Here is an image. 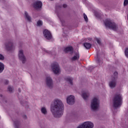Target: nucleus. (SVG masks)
Returning a JSON list of instances; mask_svg holds the SVG:
<instances>
[{"label":"nucleus","instance_id":"1","mask_svg":"<svg viewBox=\"0 0 128 128\" xmlns=\"http://www.w3.org/2000/svg\"><path fill=\"white\" fill-rule=\"evenodd\" d=\"M51 112L55 118H60L64 114V104L60 99H56L51 104Z\"/></svg>","mask_w":128,"mask_h":128},{"label":"nucleus","instance_id":"2","mask_svg":"<svg viewBox=\"0 0 128 128\" xmlns=\"http://www.w3.org/2000/svg\"><path fill=\"white\" fill-rule=\"evenodd\" d=\"M122 104V98L120 94H116L113 98L114 108H118Z\"/></svg>","mask_w":128,"mask_h":128},{"label":"nucleus","instance_id":"3","mask_svg":"<svg viewBox=\"0 0 128 128\" xmlns=\"http://www.w3.org/2000/svg\"><path fill=\"white\" fill-rule=\"evenodd\" d=\"M105 26L110 30H118V26L116 23L112 22L110 19H106L104 22Z\"/></svg>","mask_w":128,"mask_h":128},{"label":"nucleus","instance_id":"4","mask_svg":"<svg viewBox=\"0 0 128 128\" xmlns=\"http://www.w3.org/2000/svg\"><path fill=\"white\" fill-rule=\"evenodd\" d=\"M118 72H116L114 73V77L112 78V80L110 82L109 86L111 88H116V78H118Z\"/></svg>","mask_w":128,"mask_h":128},{"label":"nucleus","instance_id":"5","mask_svg":"<svg viewBox=\"0 0 128 128\" xmlns=\"http://www.w3.org/2000/svg\"><path fill=\"white\" fill-rule=\"evenodd\" d=\"M100 106V100L96 98H94L91 102V108L94 110H98Z\"/></svg>","mask_w":128,"mask_h":128},{"label":"nucleus","instance_id":"6","mask_svg":"<svg viewBox=\"0 0 128 128\" xmlns=\"http://www.w3.org/2000/svg\"><path fill=\"white\" fill-rule=\"evenodd\" d=\"M51 66L52 68L53 72H54V74H58V72H60V66H58V62H54L51 64Z\"/></svg>","mask_w":128,"mask_h":128},{"label":"nucleus","instance_id":"7","mask_svg":"<svg viewBox=\"0 0 128 128\" xmlns=\"http://www.w3.org/2000/svg\"><path fill=\"white\" fill-rule=\"evenodd\" d=\"M77 128H94V123L90 122H86L79 126Z\"/></svg>","mask_w":128,"mask_h":128},{"label":"nucleus","instance_id":"8","mask_svg":"<svg viewBox=\"0 0 128 128\" xmlns=\"http://www.w3.org/2000/svg\"><path fill=\"white\" fill-rule=\"evenodd\" d=\"M43 34L44 38H46V40H52V33L48 30H43Z\"/></svg>","mask_w":128,"mask_h":128},{"label":"nucleus","instance_id":"9","mask_svg":"<svg viewBox=\"0 0 128 128\" xmlns=\"http://www.w3.org/2000/svg\"><path fill=\"white\" fill-rule=\"evenodd\" d=\"M6 48L7 50L9 52L10 50H14V43L10 41L6 44Z\"/></svg>","mask_w":128,"mask_h":128},{"label":"nucleus","instance_id":"10","mask_svg":"<svg viewBox=\"0 0 128 128\" xmlns=\"http://www.w3.org/2000/svg\"><path fill=\"white\" fill-rule=\"evenodd\" d=\"M18 58L20 60H22V64L26 62V59L24 55V51L22 50H20L19 51Z\"/></svg>","mask_w":128,"mask_h":128},{"label":"nucleus","instance_id":"11","mask_svg":"<svg viewBox=\"0 0 128 128\" xmlns=\"http://www.w3.org/2000/svg\"><path fill=\"white\" fill-rule=\"evenodd\" d=\"M33 6L36 10H40L42 6V2L41 1H36L34 4Z\"/></svg>","mask_w":128,"mask_h":128},{"label":"nucleus","instance_id":"12","mask_svg":"<svg viewBox=\"0 0 128 128\" xmlns=\"http://www.w3.org/2000/svg\"><path fill=\"white\" fill-rule=\"evenodd\" d=\"M67 103L68 104H74V96L70 95L66 98Z\"/></svg>","mask_w":128,"mask_h":128},{"label":"nucleus","instance_id":"13","mask_svg":"<svg viewBox=\"0 0 128 128\" xmlns=\"http://www.w3.org/2000/svg\"><path fill=\"white\" fill-rule=\"evenodd\" d=\"M46 84L50 88H52V80L50 77L48 76L46 78Z\"/></svg>","mask_w":128,"mask_h":128},{"label":"nucleus","instance_id":"14","mask_svg":"<svg viewBox=\"0 0 128 128\" xmlns=\"http://www.w3.org/2000/svg\"><path fill=\"white\" fill-rule=\"evenodd\" d=\"M64 52H70L71 54H73L74 53V48L72 46L66 47V48H65L64 49Z\"/></svg>","mask_w":128,"mask_h":128},{"label":"nucleus","instance_id":"15","mask_svg":"<svg viewBox=\"0 0 128 128\" xmlns=\"http://www.w3.org/2000/svg\"><path fill=\"white\" fill-rule=\"evenodd\" d=\"M90 96V93L88 92H82V96L84 100H88V98Z\"/></svg>","mask_w":128,"mask_h":128},{"label":"nucleus","instance_id":"16","mask_svg":"<svg viewBox=\"0 0 128 128\" xmlns=\"http://www.w3.org/2000/svg\"><path fill=\"white\" fill-rule=\"evenodd\" d=\"M80 59V54L78 53L76 54L73 57L71 58V60L74 62L75 60H78Z\"/></svg>","mask_w":128,"mask_h":128},{"label":"nucleus","instance_id":"17","mask_svg":"<svg viewBox=\"0 0 128 128\" xmlns=\"http://www.w3.org/2000/svg\"><path fill=\"white\" fill-rule=\"evenodd\" d=\"M83 46H84L85 47V48L86 50H90V48H92V44H90V43H88V42L84 43Z\"/></svg>","mask_w":128,"mask_h":128},{"label":"nucleus","instance_id":"18","mask_svg":"<svg viewBox=\"0 0 128 128\" xmlns=\"http://www.w3.org/2000/svg\"><path fill=\"white\" fill-rule=\"evenodd\" d=\"M66 80V82H68L70 84L71 86H72V78L70 76H68L65 78Z\"/></svg>","mask_w":128,"mask_h":128},{"label":"nucleus","instance_id":"19","mask_svg":"<svg viewBox=\"0 0 128 128\" xmlns=\"http://www.w3.org/2000/svg\"><path fill=\"white\" fill-rule=\"evenodd\" d=\"M24 14L26 16V20H28V22H31L32 18H30V16L28 15V12H25Z\"/></svg>","mask_w":128,"mask_h":128},{"label":"nucleus","instance_id":"20","mask_svg":"<svg viewBox=\"0 0 128 128\" xmlns=\"http://www.w3.org/2000/svg\"><path fill=\"white\" fill-rule=\"evenodd\" d=\"M4 65L0 62V74H2L4 72Z\"/></svg>","mask_w":128,"mask_h":128},{"label":"nucleus","instance_id":"21","mask_svg":"<svg viewBox=\"0 0 128 128\" xmlns=\"http://www.w3.org/2000/svg\"><path fill=\"white\" fill-rule=\"evenodd\" d=\"M41 112L44 114H46V113L48 112L46 111V108H42L41 109Z\"/></svg>","mask_w":128,"mask_h":128},{"label":"nucleus","instance_id":"22","mask_svg":"<svg viewBox=\"0 0 128 128\" xmlns=\"http://www.w3.org/2000/svg\"><path fill=\"white\" fill-rule=\"evenodd\" d=\"M14 124L16 128H18L20 127V122L18 120L14 121Z\"/></svg>","mask_w":128,"mask_h":128},{"label":"nucleus","instance_id":"23","mask_svg":"<svg viewBox=\"0 0 128 128\" xmlns=\"http://www.w3.org/2000/svg\"><path fill=\"white\" fill-rule=\"evenodd\" d=\"M124 54L126 58H128V47L125 48Z\"/></svg>","mask_w":128,"mask_h":128},{"label":"nucleus","instance_id":"24","mask_svg":"<svg viewBox=\"0 0 128 128\" xmlns=\"http://www.w3.org/2000/svg\"><path fill=\"white\" fill-rule=\"evenodd\" d=\"M37 24L38 26H42V21L38 20V21L37 22Z\"/></svg>","mask_w":128,"mask_h":128},{"label":"nucleus","instance_id":"25","mask_svg":"<svg viewBox=\"0 0 128 128\" xmlns=\"http://www.w3.org/2000/svg\"><path fill=\"white\" fill-rule=\"evenodd\" d=\"M84 20H85L86 22H88V16H86V15L84 13Z\"/></svg>","mask_w":128,"mask_h":128},{"label":"nucleus","instance_id":"26","mask_svg":"<svg viewBox=\"0 0 128 128\" xmlns=\"http://www.w3.org/2000/svg\"><path fill=\"white\" fill-rule=\"evenodd\" d=\"M8 92H12V87H10V86H8Z\"/></svg>","mask_w":128,"mask_h":128},{"label":"nucleus","instance_id":"27","mask_svg":"<svg viewBox=\"0 0 128 128\" xmlns=\"http://www.w3.org/2000/svg\"><path fill=\"white\" fill-rule=\"evenodd\" d=\"M128 0H124V6H128Z\"/></svg>","mask_w":128,"mask_h":128},{"label":"nucleus","instance_id":"28","mask_svg":"<svg viewBox=\"0 0 128 128\" xmlns=\"http://www.w3.org/2000/svg\"><path fill=\"white\" fill-rule=\"evenodd\" d=\"M96 41L98 44H100V38H96Z\"/></svg>","mask_w":128,"mask_h":128},{"label":"nucleus","instance_id":"29","mask_svg":"<svg viewBox=\"0 0 128 128\" xmlns=\"http://www.w3.org/2000/svg\"><path fill=\"white\" fill-rule=\"evenodd\" d=\"M0 60H4V56L2 55V54H0Z\"/></svg>","mask_w":128,"mask_h":128},{"label":"nucleus","instance_id":"30","mask_svg":"<svg viewBox=\"0 0 128 128\" xmlns=\"http://www.w3.org/2000/svg\"><path fill=\"white\" fill-rule=\"evenodd\" d=\"M96 56H97L96 62H100V58H98V53H97V54H96Z\"/></svg>","mask_w":128,"mask_h":128},{"label":"nucleus","instance_id":"31","mask_svg":"<svg viewBox=\"0 0 128 128\" xmlns=\"http://www.w3.org/2000/svg\"><path fill=\"white\" fill-rule=\"evenodd\" d=\"M43 50L45 52H47V54H50V52H48V51L46 50L44 48L43 49Z\"/></svg>","mask_w":128,"mask_h":128},{"label":"nucleus","instance_id":"32","mask_svg":"<svg viewBox=\"0 0 128 128\" xmlns=\"http://www.w3.org/2000/svg\"><path fill=\"white\" fill-rule=\"evenodd\" d=\"M4 84H8V80H6Z\"/></svg>","mask_w":128,"mask_h":128},{"label":"nucleus","instance_id":"33","mask_svg":"<svg viewBox=\"0 0 128 128\" xmlns=\"http://www.w3.org/2000/svg\"><path fill=\"white\" fill-rule=\"evenodd\" d=\"M66 6H68L66 5V4H63V8H66Z\"/></svg>","mask_w":128,"mask_h":128},{"label":"nucleus","instance_id":"34","mask_svg":"<svg viewBox=\"0 0 128 128\" xmlns=\"http://www.w3.org/2000/svg\"><path fill=\"white\" fill-rule=\"evenodd\" d=\"M24 118H26V115H24L23 116Z\"/></svg>","mask_w":128,"mask_h":128},{"label":"nucleus","instance_id":"35","mask_svg":"<svg viewBox=\"0 0 128 128\" xmlns=\"http://www.w3.org/2000/svg\"><path fill=\"white\" fill-rule=\"evenodd\" d=\"M88 40H92V38H88Z\"/></svg>","mask_w":128,"mask_h":128},{"label":"nucleus","instance_id":"36","mask_svg":"<svg viewBox=\"0 0 128 128\" xmlns=\"http://www.w3.org/2000/svg\"><path fill=\"white\" fill-rule=\"evenodd\" d=\"M18 92H21L20 88H18Z\"/></svg>","mask_w":128,"mask_h":128},{"label":"nucleus","instance_id":"37","mask_svg":"<svg viewBox=\"0 0 128 128\" xmlns=\"http://www.w3.org/2000/svg\"><path fill=\"white\" fill-rule=\"evenodd\" d=\"M0 96L1 98H2V94H0Z\"/></svg>","mask_w":128,"mask_h":128}]
</instances>
